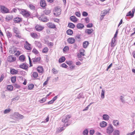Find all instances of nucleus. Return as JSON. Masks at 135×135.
Wrapping results in <instances>:
<instances>
[{
	"label": "nucleus",
	"instance_id": "obj_1",
	"mask_svg": "<svg viewBox=\"0 0 135 135\" xmlns=\"http://www.w3.org/2000/svg\"><path fill=\"white\" fill-rule=\"evenodd\" d=\"M71 117L70 115L66 116L62 119V121L65 123L64 124V127L67 126L71 123L72 120L70 119Z\"/></svg>",
	"mask_w": 135,
	"mask_h": 135
},
{
	"label": "nucleus",
	"instance_id": "obj_2",
	"mask_svg": "<svg viewBox=\"0 0 135 135\" xmlns=\"http://www.w3.org/2000/svg\"><path fill=\"white\" fill-rule=\"evenodd\" d=\"M21 14H22L23 16L25 17H30L31 16L30 12L26 9H18Z\"/></svg>",
	"mask_w": 135,
	"mask_h": 135
},
{
	"label": "nucleus",
	"instance_id": "obj_3",
	"mask_svg": "<svg viewBox=\"0 0 135 135\" xmlns=\"http://www.w3.org/2000/svg\"><path fill=\"white\" fill-rule=\"evenodd\" d=\"M114 131L113 126L111 124H110L106 129V132L108 134H111Z\"/></svg>",
	"mask_w": 135,
	"mask_h": 135
},
{
	"label": "nucleus",
	"instance_id": "obj_4",
	"mask_svg": "<svg viewBox=\"0 0 135 135\" xmlns=\"http://www.w3.org/2000/svg\"><path fill=\"white\" fill-rule=\"evenodd\" d=\"M0 10L3 13H9V9L3 6H0Z\"/></svg>",
	"mask_w": 135,
	"mask_h": 135
},
{
	"label": "nucleus",
	"instance_id": "obj_5",
	"mask_svg": "<svg viewBox=\"0 0 135 135\" xmlns=\"http://www.w3.org/2000/svg\"><path fill=\"white\" fill-rule=\"evenodd\" d=\"M54 11L55 12L54 13V15L59 16L61 13V9L58 7H55Z\"/></svg>",
	"mask_w": 135,
	"mask_h": 135
},
{
	"label": "nucleus",
	"instance_id": "obj_6",
	"mask_svg": "<svg viewBox=\"0 0 135 135\" xmlns=\"http://www.w3.org/2000/svg\"><path fill=\"white\" fill-rule=\"evenodd\" d=\"M38 19L44 22H46L49 21V19L47 18V17L43 15H41L39 17Z\"/></svg>",
	"mask_w": 135,
	"mask_h": 135
},
{
	"label": "nucleus",
	"instance_id": "obj_7",
	"mask_svg": "<svg viewBox=\"0 0 135 135\" xmlns=\"http://www.w3.org/2000/svg\"><path fill=\"white\" fill-rule=\"evenodd\" d=\"M16 59V58L15 57H13V56L11 55L9 56L8 58V61L9 62L14 61Z\"/></svg>",
	"mask_w": 135,
	"mask_h": 135
},
{
	"label": "nucleus",
	"instance_id": "obj_8",
	"mask_svg": "<svg viewBox=\"0 0 135 135\" xmlns=\"http://www.w3.org/2000/svg\"><path fill=\"white\" fill-rule=\"evenodd\" d=\"M41 60V57H36L32 59L33 62L35 64H36L37 63H39Z\"/></svg>",
	"mask_w": 135,
	"mask_h": 135
},
{
	"label": "nucleus",
	"instance_id": "obj_9",
	"mask_svg": "<svg viewBox=\"0 0 135 135\" xmlns=\"http://www.w3.org/2000/svg\"><path fill=\"white\" fill-rule=\"evenodd\" d=\"M19 67L20 68L25 70H27L28 68L27 65L25 63L21 64L19 65Z\"/></svg>",
	"mask_w": 135,
	"mask_h": 135
},
{
	"label": "nucleus",
	"instance_id": "obj_10",
	"mask_svg": "<svg viewBox=\"0 0 135 135\" xmlns=\"http://www.w3.org/2000/svg\"><path fill=\"white\" fill-rule=\"evenodd\" d=\"M40 6L43 8H44L47 5L45 0H41L40 2Z\"/></svg>",
	"mask_w": 135,
	"mask_h": 135
},
{
	"label": "nucleus",
	"instance_id": "obj_11",
	"mask_svg": "<svg viewBox=\"0 0 135 135\" xmlns=\"http://www.w3.org/2000/svg\"><path fill=\"white\" fill-rule=\"evenodd\" d=\"M26 44L24 45V47L27 50H30L31 49V45L27 41H25Z\"/></svg>",
	"mask_w": 135,
	"mask_h": 135
},
{
	"label": "nucleus",
	"instance_id": "obj_12",
	"mask_svg": "<svg viewBox=\"0 0 135 135\" xmlns=\"http://www.w3.org/2000/svg\"><path fill=\"white\" fill-rule=\"evenodd\" d=\"M44 27L41 25H37L35 26L36 30L37 31H40L42 30Z\"/></svg>",
	"mask_w": 135,
	"mask_h": 135
},
{
	"label": "nucleus",
	"instance_id": "obj_13",
	"mask_svg": "<svg viewBox=\"0 0 135 135\" xmlns=\"http://www.w3.org/2000/svg\"><path fill=\"white\" fill-rule=\"evenodd\" d=\"M75 41V39L72 37H70L67 39V41L70 44H73Z\"/></svg>",
	"mask_w": 135,
	"mask_h": 135
},
{
	"label": "nucleus",
	"instance_id": "obj_14",
	"mask_svg": "<svg viewBox=\"0 0 135 135\" xmlns=\"http://www.w3.org/2000/svg\"><path fill=\"white\" fill-rule=\"evenodd\" d=\"M13 20L15 23H20L22 22V19L19 17H16L15 18H14Z\"/></svg>",
	"mask_w": 135,
	"mask_h": 135
},
{
	"label": "nucleus",
	"instance_id": "obj_15",
	"mask_svg": "<svg viewBox=\"0 0 135 135\" xmlns=\"http://www.w3.org/2000/svg\"><path fill=\"white\" fill-rule=\"evenodd\" d=\"M37 71L39 73H42L44 71V69L42 66H38L37 68Z\"/></svg>",
	"mask_w": 135,
	"mask_h": 135
},
{
	"label": "nucleus",
	"instance_id": "obj_16",
	"mask_svg": "<svg viewBox=\"0 0 135 135\" xmlns=\"http://www.w3.org/2000/svg\"><path fill=\"white\" fill-rule=\"evenodd\" d=\"M47 26L48 27L51 28H56L55 25L51 22H49L47 23Z\"/></svg>",
	"mask_w": 135,
	"mask_h": 135
},
{
	"label": "nucleus",
	"instance_id": "obj_17",
	"mask_svg": "<svg viewBox=\"0 0 135 135\" xmlns=\"http://www.w3.org/2000/svg\"><path fill=\"white\" fill-rule=\"evenodd\" d=\"M70 19L71 21L74 22H75L78 21L77 18L74 16H71L70 17Z\"/></svg>",
	"mask_w": 135,
	"mask_h": 135
},
{
	"label": "nucleus",
	"instance_id": "obj_18",
	"mask_svg": "<svg viewBox=\"0 0 135 135\" xmlns=\"http://www.w3.org/2000/svg\"><path fill=\"white\" fill-rule=\"evenodd\" d=\"M100 126L101 128L105 127L107 125V123L104 121H103L100 123Z\"/></svg>",
	"mask_w": 135,
	"mask_h": 135
},
{
	"label": "nucleus",
	"instance_id": "obj_19",
	"mask_svg": "<svg viewBox=\"0 0 135 135\" xmlns=\"http://www.w3.org/2000/svg\"><path fill=\"white\" fill-rule=\"evenodd\" d=\"M18 71L17 70H16L14 69H11L10 70V73L13 75L17 74Z\"/></svg>",
	"mask_w": 135,
	"mask_h": 135
},
{
	"label": "nucleus",
	"instance_id": "obj_20",
	"mask_svg": "<svg viewBox=\"0 0 135 135\" xmlns=\"http://www.w3.org/2000/svg\"><path fill=\"white\" fill-rule=\"evenodd\" d=\"M94 31L93 29L90 28L86 29L85 30V32L88 35L91 34Z\"/></svg>",
	"mask_w": 135,
	"mask_h": 135
},
{
	"label": "nucleus",
	"instance_id": "obj_21",
	"mask_svg": "<svg viewBox=\"0 0 135 135\" xmlns=\"http://www.w3.org/2000/svg\"><path fill=\"white\" fill-rule=\"evenodd\" d=\"M35 43L36 46H37L39 48H40L42 47V44L41 42L35 41Z\"/></svg>",
	"mask_w": 135,
	"mask_h": 135
},
{
	"label": "nucleus",
	"instance_id": "obj_22",
	"mask_svg": "<svg viewBox=\"0 0 135 135\" xmlns=\"http://www.w3.org/2000/svg\"><path fill=\"white\" fill-rule=\"evenodd\" d=\"M18 59L21 61L23 62L25 60V57L24 55H22L19 57Z\"/></svg>",
	"mask_w": 135,
	"mask_h": 135
},
{
	"label": "nucleus",
	"instance_id": "obj_23",
	"mask_svg": "<svg viewBox=\"0 0 135 135\" xmlns=\"http://www.w3.org/2000/svg\"><path fill=\"white\" fill-rule=\"evenodd\" d=\"M103 119L105 120H108L109 119V117L107 114H105L103 115L102 116Z\"/></svg>",
	"mask_w": 135,
	"mask_h": 135
},
{
	"label": "nucleus",
	"instance_id": "obj_24",
	"mask_svg": "<svg viewBox=\"0 0 135 135\" xmlns=\"http://www.w3.org/2000/svg\"><path fill=\"white\" fill-rule=\"evenodd\" d=\"M6 33L7 36L8 38H11L12 36V33L9 31H6Z\"/></svg>",
	"mask_w": 135,
	"mask_h": 135
},
{
	"label": "nucleus",
	"instance_id": "obj_25",
	"mask_svg": "<svg viewBox=\"0 0 135 135\" xmlns=\"http://www.w3.org/2000/svg\"><path fill=\"white\" fill-rule=\"evenodd\" d=\"M116 41V40L115 38H112L111 43V47H113L115 46V44Z\"/></svg>",
	"mask_w": 135,
	"mask_h": 135
},
{
	"label": "nucleus",
	"instance_id": "obj_26",
	"mask_svg": "<svg viewBox=\"0 0 135 135\" xmlns=\"http://www.w3.org/2000/svg\"><path fill=\"white\" fill-rule=\"evenodd\" d=\"M65 60L66 59L65 57L62 56L59 59L58 61L59 63H62L64 62Z\"/></svg>",
	"mask_w": 135,
	"mask_h": 135
},
{
	"label": "nucleus",
	"instance_id": "obj_27",
	"mask_svg": "<svg viewBox=\"0 0 135 135\" xmlns=\"http://www.w3.org/2000/svg\"><path fill=\"white\" fill-rule=\"evenodd\" d=\"M89 42L88 41H85L83 43V47L84 48H86L89 44Z\"/></svg>",
	"mask_w": 135,
	"mask_h": 135
},
{
	"label": "nucleus",
	"instance_id": "obj_28",
	"mask_svg": "<svg viewBox=\"0 0 135 135\" xmlns=\"http://www.w3.org/2000/svg\"><path fill=\"white\" fill-rule=\"evenodd\" d=\"M15 114L17 117L19 119H22L24 117L23 115L19 114L18 112L15 113Z\"/></svg>",
	"mask_w": 135,
	"mask_h": 135
},
{
	"label": "nucleus",
	"instance_id": "obj_29",
	"mask_svg": "<svg viewBox=\"0 0 135 135\" xmlns=\"http://www.w3.org/2000/svg\"><path fill=\"white\" fill-rule=\"evenodd\" d=\"M84 25L81 23H78L76 25L78 29H82L84 27Z\"/></svg>",
	"mask_w": 135,
	"mask_h": 135
},
{
	"label": "nucleus",
	"instance_id": "obj_30",
	"mask_svg": "<svg viewBox=\"0 0 135 135\" xmlns=\"http://www.w3.org/2000/svg\"><path fill=\"white\" fill-rule=\"evenodd\" d=\"M13 18V16L12 15L7 16L6 18V21L7 22L9 21V20H12Z\"/></svg>",
	"mask_w": 135,
	"mask_h": 135
},
{
	"label": "nucleus",
	"instance_id": "obj_31",
	"mask_svg": "<svg viewBox=\"0 0 135 135\" xmlns=\"http://www.w3.org/2000/svg\"><path fill=\"white\" fill-rule=\"evenodd\" d=\"M68 26L70 28H74L75 27V25L72 23H69L68 24Z\"/></svg>",
	"mask_w": 135,
	"mask_h": 135
},
{
	"label": "nucleus",
	"instance_id": "obj_32",
	"mask_svg": "<svg viewBox=\"0 0 135 135\" xmlns=\"http://www.w3.org/2000/svg\"><path fill=\"white\" fill-rule=\"evenodd\" d=\"M66 33L68 35H71L73 34V31L70 29L66 31Z\"/></svg>",
	"mask_w": 135,
	"mask_h": 135
},
{
	"label": "nucleus",
	"instance_id": "obj_33",
	"mask_svg": "<svg viewBox=\"0 0 135 135\" xmlns=\"http://www.w3.org/2000/svg\"><path fill=\"white\" fill-rule=\"evenodd\" d=\"M13 86L11 85H8L7 86V89L9 91H12L13 89Z\"/></svg>",
	"mask_w": 135,
	"mask_h": 135
},
{
	"label": "nucleus",
	"instance_id": "obj_34",
	"mask_svg": "<svg viewBox=\"0 0 135 135\" xmlns=\"http://www.w3.org/2000/svg\"><path fill=\"white\" fill-rule=\"evenodd\" d=\"M120 131L117 129L115 130L113 132V135H119Z\"/></svg>",
	"mask_w": 135,
	"mask_h": 135
},
{
	"label": "nucleus",
	"instance_id": "obj_35",
	"mask_svg": "<svg viewBox=\"0 0 135 135\" xmlns=\"http://www.w3.org/2000/svg\"><path fill=\"white\" fill-rule=\"evenodd\" d=\"M113 123L114 126H117L119 124V122L118 120H113Z\"/></svg>",
	"mask_w": 135,
	"mask_h": 135
},
{
	"label": "nucleus",
	"instance_id": "obj_36",
	"mask_svg": "<svg viewBox=\"0 0 135 135\" xmlns=\"http://www.w3.org/2000/svg\"><path fill=\"white\" fill-rule=\"evenodd\" d=\"M34 85L33 84H31L28 86V89L31 90L34 88Z\"/></svg>",
	"mask_w": 135,
	"mask_h": 135
},
{
	"label": "nucleus",
	"instance_id": "obj_37",
	"mask_svg": "<svg viewBox=\"0 0 135 135\" xmlns=\"http://www.w3.org/2000/svg\"><path fill=\"white\" fill-rule=\"evenodd\" d=\"M13 32L16 34L18 33V28L15 27H14L13 28Z\"/></svg>",
	"mask_w": 135,
	"mask_h": 135
},
{
	"label": "nucleus",
	"instance_id": "obj_38",
	"mask_svg": "<svg viewBox=\"0 0 135 135\" xmlns=\"http://www.w3.org/2000/svg\"><path fill=\"white\" fill-rule=\"evenodd\" d=\"M31 35L32 37L33 38H37L38 36L37 34L36 33L33 32L31 33Z\"/></svg>",
	"mask_w": 135,
	"mask_h": 135
},
{
	"label": "nucleus",
	"instance_id": "obj_39",
	"mask_svg": "<svg viewBox=\"0 0 135 135\" xmlns=\"http://www.w3.org/2000/svg\"><path fill=\"white\" fill-rule=\"evenodd\" d=\"M89 131L87 129H85L83 132V135H88Z\"/></svg>",
	"mask_w": 135,
	"mask_h": 135
},
{
	"label": "nucleus",
	"instance_id": "obj_40",
	"mask_svg": "<svg viewBox=\"0 0 135 135\" xmlns=\"http://www.w3.org/2000/svg\"><path fill=\"white\" fill-rule=\"evenodd\" d=\"M69 50V47L68 46H65L63 49L64 52H65Z\"/></svg>",
	"mask_w": 135,
	"mask_h": 135
},
{
	"label": "nucleus",
	"instance_id": "obj_41",
	"mask_svg": "<svg viewBox=\"0 0 135 135\" xmlns=\"http://www.w3.org/2000/svg\"><path fill=\"white\" fill-rule=\"evenodd\" d=\"M84 52H85V50L83 49H81L80 50L79 54L82 56H84L85 55L84 54Z\"/></svg>",
	"mask_w": 135,
	"mask_h": 135
},
{
	"label": "nucleus",
	"instance_id": "obj_42",
	"mask_svg": "<svg viewBox=\"0 0 135 135\" xmlns=\"http://www.w3.org/2000/svg\"><path fill=\"white\" fill-rule=\"evenodd\" d=\"M119 98L122 103H124L125 102L124 96L123 95H121L120 96Z\"/></svg>",
	"mask_w": 135,
	"mask_h": 135
},
{
	"label": "nucleus",
	"instance_id": "obj_43",
	"mask_svg": "<svg viewBox=\"0 0 135 135\" xmlns=\"http://www.w3.org/2000/svg\"><path fill=\"white\" fill-rule=\"evenodd\" d=\"M44 12L45 14L47 15L51 13V11L50 10L46 9L44 11Z\"/></svg>",
	"mask_w": 135,
	"mask_h": 135
},
{
	"label": "nucleus",
	"instance_id": "obj_44",
	"mask_svg": "<svg viewBox=\"0 0 135 135\" xmlns=\"http://www.w3.org/2000/svg\"><path fill=\"white\" fill-rule=\"evenodd\" d=\"M11 81L12 83H15L16 80V77L15 76H13L11 78Z\"/></svg>",
	"mask_w": 135,
	"mask_h": 135
},
{
	"label": "nucleus",
	"instance_id": "obj_45",
	"mask_svg": "<svg viewBox=\"0 0 135 135\" xmlns=\"http://www.w3.org/2000/svg\"><path fill=\"white\" fill-rule=\"evenodd\" d=\"M11 111V109L10 108L6 109L3 112L4 114H6L9 113Z\"/></svg>",
	"mask_w": 135,
	"mask_h": 135
},
{
	"label": "nucleus",
	"instance_id": "obj_46",
	"mask_svg": "<svg viewBox=\"0 0 135 135\" xmlns=\"http://www.w3.org/2000/svg\"><path fill=\"white\" fill-rule=\"evenodd\" d=\"M49 50V49L47 47H45L42 50V52L44 53H46Z\"/></svg>",
	"mask_w": 135,
	"mask_h": 135
},
{
	"label": "nucleus",
	"instance_id": "obj_47",
	"mask_svg": "<svg viewBox=\"0 0 135 135\" xmlns=\"http://www.w3.org/2000/svg\"><path fill=\"white\" fill-rule=\"evenodd\" d=\"M32 75L33 78H36L38 76V74L36 72H34L33 73Z\"/></svg>",
	"mask_w": 135,
	"mask_h": 135
},
{
	"label": "nucleus",
	"instance_id": "obj_48",
	"mask_svg": "<svg viewBox=\"0 0 135 135\" xmlns=\"http://www.w3.org/2000/svg\"><path fill=\"white\" fill-rule=\"evenodd\" d=\"M126 16H131V17H132L134 16L132 15V13L131 11L129 12L126 15Z\"/></svg>",
	"mask_w": 135,
	"mask_h": 135
},
{
	"label": "nucleus",
	"instance_id": "obj_49",
	"mask_svg": "<svg viewBox=\"0 0 135 135\" xmlns=\"http://www.w3.org/2000/svg\"><path fill=\"white\" fill-rule=\"evenodd\" d=\"M105 90L102 89L101 93V97L103 99L104 98Z\"/></svg>",
	"mask_w": 135,
	"mask_h": 135
},
{
	"label": "nucleus",
	"instance_id": "obj_50",
	"mask_svg": "<svg viewBox=\"0 0 135 135\" xmlns=\"http://www.w3.org/2000/svg\"><path fill=\"white\" fill-rule=\"evenodd\" d=\"M82 14L83 16L85 17L87 16L88 15V13L85 11H84L82 12Z\"/></svg>",
	"mask_w": 135,
	"mask_h": 135
},
{
	"label": "nucleus",
	"instance_id": "obj_51",
	"mask_svg": "<svg viewBox=\"0 0 135 135\" xmlns=\"http://www.w3.org/2000/svg\"><path fill=\"white\" fill-rule=\"evenodd\" d=\"M46 97L43 98L42 99L40 100L39 101V102L40 103H43L45 102L46 101Z\"/></svg>",
	"mask_w": 135,
	"mask_h": 135
},
{
	"label": "nucleus",
	"instance_id": "obj_52",
	"mask_svg": "<svg viewBox=\"0 0 135 135\" xmlns=\"http://www.w3.org/2000/svg\"><path fill=\"white\" fill-rule=\"evenodd\" d=\"M30 8L31 9L33 10L35 9V7L32 4H30L29 5Z\"/></svg>",
	"mask_w": 135,
	"mask_h": 135
},
{
	"label": "nucleus",
	"instance_id": "obj_53",
	"mask_svg": "<svg viewBox=\"0 0 135 135\" xmlns=\"http://www.w3.org/2000/svg\"><path fill=\"white\" fill-rule=\"evenodd\" d=\"M19 96H17L15 98H13L12 99V101H15V102L17 101L18 100L19 98Z\"/></svg>",
	"mask_w": 135,
	"mask_h": 135
},
{
	"label": "nucleus",
	"instance_id": "obj_54",
	"mask_svg": "<svg viewBox=\"0 0 135 135\" xmlns=\"http://www.w3.org/2000/svg\"><path fill=\"white\" fill-rule=\"evenodd\" d=\"M32 52L35 54H37L39 53L38 51L35 48H34L32 51Z\"/></svg>",
	"mask_w": 135,
	"mask_h": 135
},
{
	"label": "nucleus",
	"instance_id": "obj_55",
	"mask_svg": "<svg viewBox=\"0 0 135 135\" xmlns=\"http://www.w3.org/2000/svg\"><path fill=\"white\" fill-rule=\"evenodd\" d=\"M75 15L78 17H80L81 16V13L80 12H75Z\"/></svg>",
	"mask_w": 135,
	"mask_h": 135
},
{
	"label": "nucleus",
	"instance_id": "obj_56",
	"mask_svg": "<svg viewBox=\"0 0 135 135\" xmlns=\"http://www.w3.org/2000/svg\"><path fill=\"white\" fill-rule=\"evenodd\" d=\"M95 133V131L94 129H92L90 130L89 134L90 135H93Z\"/></svg>",
	"mask_w": 135,
	"mask_h": 135
},
{
	"label": "nucleus",
	"instance_id": "obj_57",
	"mask_svg": "<svg viewBox=\"0 0 135 135\" xmlns=\"http://www.w3.org/2000/svg\"><path fill=\"white\" fill-rule=\"evenodd\" d=\"M93 24L92 23H89L86 25V27L87 28H91L93 26Z\"/></svg>",
	"mask_w": 135,
	"mask_h": 135
},
{
	"label": "nucleus",
	"instance_id": "obj_58",
	"mask_svg": "<svg viewBox=\"0 0 135 135\" xmlns=\"http://www.w3.org/2000/svg\"><path fill=\"white\" fill-rule=\"evenodd\" d=\"M14 86L15 87L17 88H20L21 86L17 84H15L14 85Z\"/></svg>",
	"mask_w": 135,
	"mask_h": 135
},
{
	"label": "nucleus",
	"instance_id": "obj_59",
	"mask_svg": "<svg viewBox=\"0 0 135 135\" xmlns=\"http://www.w3.org/2000/svg\"><path fill=\"white\" fill-rule=\"evenodd\" d=\"M66 63L69 65L70 66L72 64V61H66Z\"/></svg>",
	"mask_w": 135,
	"mask_h": 135
},
{
	"label": "nucleus",
	"instance_id": "obj_60",
	"mask_svg": "<svg viewBox=\"0 0 135 135\" xmlns=\"http://www.w3.org/2000/svg\"><path fill=\"white\" fill-rule=\"evenodd\" d=\"M61 66L63 68H66L68 67V66L65 63L62 64L61 65Z\"/></svg>",
	"mask_w": 135,
	"mask_h": 135
},
{
	"label": "nucleus",
	"instance_id": "obj_61",
	"mask_svg": "<svg viewBox=\"0 0 135 135\" xmlns=\"http://www.w3.org/2000/svg\"><path fill=\"white\" fill-rule=\"evenodd\" d=\"M81 35L80 34H77L75 37V39L78 38V39H80V36Z\"/></svg>",
	"mask_w": 135,
	"mask_h": 135
},
{
	"label": "nucleus",
	"instance_id": "obj_62",
	"mask_svg": "<svg viewBox=\"0 0 135 135\" xmlns=\"http://www.w3.org/2000/svg\"><path fill=\"white\" fill-rule=\"evenodd\" d=\"M1 97L3 99L4 98H6L5 95L4 94V92H3L1 93Z\"/></svg>",
	"mask_w": 135,
	"mask_h": 135
},
{
	"label": "nucleus",
	"instance_id": "obj_63",
	"mask_svg": "<svg viewBox=\"0 0 135 135\" xmlns=\"http://www.w3.org/2000/svg\"><path fill=\"white\" fill-rule=\"evenodd\" d=\"M85 21L86 23H88L90 21L89 18L88 17L85 18Z\"/></svg>",
	"mask_w": 135,
	"mask_h": 135
},
{
	"label": "nucleus",
	"instance_id": "obj_64",
	"mask_svg": "<svg viewBox=\"0 0 135 135\" xmlns=\"http://www.w3.org/2000/svg\"><path fill=\"white\" fill-rule=\"evenodd\" d=\"M118 30H117L115 33L114 35V36L113 37V38H115L117 37V35L118 33Z\"/></svg>",
	"mask_w": 135,
	"mask_h": 135
}]
</instances>
